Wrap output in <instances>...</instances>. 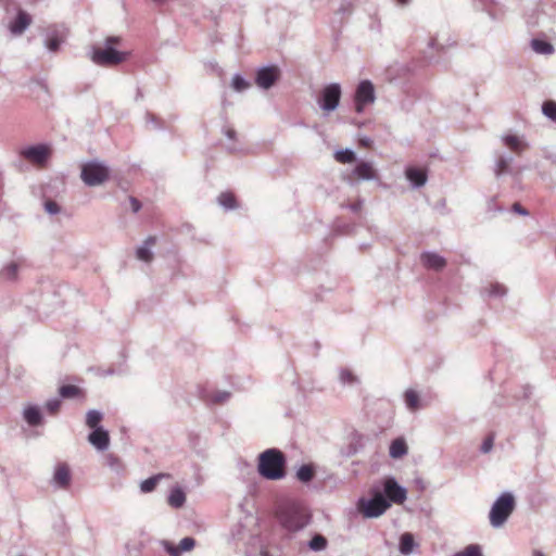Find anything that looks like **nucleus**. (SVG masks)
Segmentation results:
<instances>
[{"mask_svg":"<svg viewBox=\"0 0 556 556\" xmlns=\"http://www.w3.org/2000/svg\"><path fill=\"white\" fill-rule=\"evenodd\" d=\"M533 556H545L541 551H534Z\"/></svg>","mask_w":556,"mask_h":556,"instance_id":"nucleus-56","label":"nucleus"},{"mask_svg":"<svg viewBox=\"0 0 556 556\" xmlns=\"http://www.w3.org/2000/svg\"><path fill=\"white\" fill-rule=\"evenodd\" d=\"M376 101V91L374 84L364 79L358 83L354 93L355 112L362 114L365 108Z\"/></svg>","mask_w":556,"mask_h":556,"instance_id":"nucleus-8","label":"nucleus"},{"mask_svg":"<svg viewBox=\"0 0 556 556\" xmlns=\"http://www.w3.org/2000/svg\"><path fill=\"white\" fill-rule=\"evenodd\" d=\"M511 210H513L514 213H517V214L522 215V216H528L529 215V211L527 208H525L518 202L513 204Z\"/></svg>","mask_w":556,"mask_h":556,"instance_id":"nucleus-50","label":"nucleus"},{"mask_svg":"<svg viewBox=\"0 0 556 556\" xmlns=\"http://www.w3.org/2000/svg\"><path fill=\"white\" fill-rule=\"evenodd\" d=\"M339 379L343 386H354L359 382L358 378L348 368L340 369Z\"/></svg>","mask_w":556,"mask_h":556,"instance_id":"nucleus-34","label":"nucleus"},{"mask_svg":"<svg viewBox=\"0 0 556 556\" xmlns=\"http://www.w3.org/2000/svg\"><path fill=\"white\" fill-rule=\"evenodd\" d=\"M280 77V70L276 65H267L256 71L255 84L262 89L271 88Z\"/></svg>","mask_w":556,"mask_h":556,"instance_id":"nucleus-10","label":"nucleus"},{"mask_svg":"<svg viewBox=\"0 0 556 556\" xmlns=\"http://www.w3.org/2000/svg\"><path fill=\"white\" fill-rule=\"evenodd\" d=\"M231 87L238 92H242L250 87V83L240 74H235L231 79Z\"/></svg>","mask_w":556,"mask_h":556,"instance_id":"nucleus-39","label":"nucleus"},{"mask_svg":"<svg viewBox=\"0 0 556 556\" xmlns=\"http://www.w3.org/2000/svg\"><path fill=\"white\" fill-rule=\"evenodd\" d=\"M352 178H355L357 181H371L378 180L379 176L372 163L367 161H358L352 169L350 179ZM350 184L353 185V181L350 180Z\"/></svg>","mask_w":556,"mask_h":556,"instance_id":"nucleus-12","label":"nucleus"},{"mask_svg":"<svg viewBox=\"0 0 556 556\" xmlns=\"http://www.w3.org/2000/svg\"><path fill=\"white\" fill-rule=\"evenodd\" d=\"M129 203H130V208L134 213H138L140 211L141 202L137 198L130 197Z\"/></svg>","mask_w":556,"mask_h":556,"instance_id":"nucleus-51","label":"nucleus"},{"mask_svg":"<svg viewBox=\"0 0 556 556\" xmlns=\"http://www.w3.org/2000/svg\"><path fill=\"white\" fill-rule=\"evenodd\" d=\"M455 45V41H447L446 43H442L439 41L438 37H432L429 40L428 49L435 50L438 52H444L447 47H452Z\"/></svg>","mask_w":556,"mask_h":556,"instance_id":"nucleus-41","label":"nucleus"},{"mask_svg":"<svg viewBox=\"0 0 556 556\" xmlns=\"http://www.w3.org/2000/svg\"><path fill=\"white\" fill-rule=\"evenodd\" d=\"M167 502L173 508H181L186 503V494L179 486L173 488L169 492Z\"/></svg>","mask_w":556,"mask_h":556,"instance_id":"nucleus-28","label":"nucleus"},{"mask_svg":"<svg viewBox=\"0 0 556 556\" xmlns=\"http://www.w3.org/2000/svg\"><path fill=\"white\" fill-rule=\"evenodd\" d=\"M23 419L30 427H38L43 424V416L39 406L28 404L23 409Z\"/></svg>","mask_w":556,"mask_h":556,"instance_id":"nucleus-19","label":"nucleus"},{"mask_svg":"<svg viewBox=\"0 0 556 556\" xmlns=\"http://www.w3.org/2000/svg\"><path fill=\"white\" fill-rule=\"evenodd\" d=\"M61 400L59 397H52L46 402V409L49 414H56L61 407Z\"/></svg>","mask_w":556,"mask_h":556,"instance_id":"nucleus-43","label":"nucleus"},{"mask_svg":"<svg viewBox=\"0 0 556 556\" xmlns=\"http://www.w3.org/2000/svg\"><path fill=\"white\" fill-rule=\"evenodd\" d=\"M20 271V265L16 262H9L0 268V279L5 281H15Z\"/></svg>","mask_w":556,"mask_h":556,"instance_id":"nucleus-25","label":"nucleus"},{"mask_svg":"<svg viewBox=\"0 0 556 556\" xmlns=\"http://www.w3.org/2000/svg\"><path fill=\"white\" fill-rule=\"evenodd\" d=\"M31 16L24 10H18L16 16L10 22L9 30L13 36H21L31 24Z\"/></svg>","mask_w":556,"mask_h":556,"instance_id":"nucleus-14","label":"nucleus"},{"mask_svg":"<svg viewBox=\"0 0 556 556\" xmlns=\"http://www.w3.org/2000/svg\"><path fill=\"white\" fill-rule=\"evenodd\" d=\"M286 465L285 454L276 447L267 448L258 455V473L267 480L283 479L287 475Z\"/></svg>","mask_w":556,"mask_h":556,"instance_id":"nucleus-1","label":"nucleus"},{"mask_svg":"<svg viewBox=\"0 0 556 556\" xmlns=\"http://www.w3.org/2000/svg\"><path fill=\"white\" fill-rule=\"evenodd\" d=\"M488 14L490 15V17L492 20H497L500 18V16L497 15V13L493 12L491 9H488Z\"/></svg>","mask_w":556,"mask_h":556,"instance_id":"nucleus-55","label":"nucleus"},{"mask_svg":"<svg viewBox=\"0 0 556 556\" xmlns=\"http://www.w3.org/2000/svg\"><path fill=\"white\" fill-rule=\"evenodd\" d=\"M108 459V464L111 468L117 470V465H118V459L116 457H114L113 455H109L106 457Z\"/></svg>","mask_w":556,"mask_h":556,"instance_id":"nucleus-53","label":"nucleus"},{"mask_svg":"<svg viewBox=\"0 0 556 556\" xmlns=\"http://www.w3.org/2000/svg\"><path fill=\"white\" fill-rule=\"evenodd\" d=\"M165 477L166 476L164 473H157L152 477H149L148 479L143 480L140 483V491L142 493H150V492L154 491L157 483Z\"/></svg>","mask_w":556,"mask_h":556,"instance_id":"nucleus-31","label":"nucleus"},{"mask_svg":"<svg viewBox=\"0 0 556 556\" xmlns=\"http://www.w3.org/2000/svg\"><path fill=\"white\" fill-rule=\"evenodd\" d=\"M217 202L226 211L237 207L236 197L231 192H222L217 198Z\"/></svg>","mask_w":556,"mask_h":556,"instance_id":"nucleus-32","label":"nucleus"},{"mask_svg":"<svg viewBox=\"0 0 556 556\" xmlns=\"http://www.w3.org/2000/svg\"><path fill=\"white\" fill-rule=\"evenodd\" d=\"M59 393L63 399H74L81 394V390L74 384H63L60 387Z\"/></svg>","mask_w":556,"mask_h":556,"instance_id":"nucleus-35","label":"nucleus"},{"mask_svg":"<svg viewBox=\"0 0 556 556\" xmlns=\"http://www.w3.org/2000/svg\"><path fill=\"white\" fill-rule=\"evenodd\" d=\"M45 210L50 215H56L61 212V206L52 200L45 202Z\"/></svg>","mask_w":556,"mask_h":556,"instance_id":"nucleus-45","label":"nucleus"},{"mask_svg":"<svg viewBox=\"0 0 556 556\" xmlns=\"http://www.w3.org/2000/svg\"><path fill=\"white\" fill-rule=\"evenodd\" d=\"M327 539L321 534H315L308 542V547L312 551L320 552L327 547Z\"/></svg>","mask_w":556,"mask_h":556,"instance_id":"nucleus-37","label":"nucleus"},{"mask_svg":"<svg viewBox=\"0 0 556 556\" xmlns=\"http://www.w3.org/2000/svg\"><path fill=\"white\" fill-rule=\"evenodd\" d=\"M389 508V502L381 495L380 486L375 485L370 490V498L358 500V509L367 518H377Z\"/></svg>","mask_w":556,"mask_h":556,"instance_id":"nucleus-5","label":"nucleus"},{"mask_svg":"<svg viewBox=\"0 0 556 556\" xmlns=\"http://www.w3.org/2000/svg\"><path fill=\"white\" fill-rule=\"evenodd\" d=\"M342 96L340 84L331 83L326 85L317 99L319 108L325 112H332L338 109Z\"/></svg>","mask_w":556,"mask_h":556,"instance_id":"nucleus-7","label":"nucleus"},{"mask_svg":"<svg viewBox=\"0 0 556 556\" xmlns=\"http://www.w3.org/2000/svg\"><path fill=\"white\" fill-rule=\"evenodd\" d=\"M277 517L282 528L291 532L302 530L309 522L307 511L295 504L280 507Z\"/></svg>","mask_w":556,"mask_h":556,"instance_id":"nucleus-3","label":"nucleus"},{"mask_svg":"<svg viewBox=\"0 0 556 556\" xmlns=\"http://www.w3.org/2000/svg\"><path fill=\"white\" fill-rule=\"evenodd\" d=\"M405 404L408 409L416 410L420 407L419 405V395L414 390H407L404 394Z\"/></svg>","mask_w":556,"mask_h":556,"instance_id":"nucleus-36","label":"nucleus"},{"mask_svg":"<svg viewBox=\"0 0 556 556\" xmlns=\"http://www.w3.org/2000/svg\"><path fill=\"white\" fill-rule=\"evenodd\" d=\"M261 556H269L268 553L266 551H262L261 552Z\"/></svg>","mask_w":556,"mask_h":556,"instance_id":"nucleus-60","label":"nucleus"},{"mask_svg":"<svg viewBox=\"0 0 556 556\" xmlns=\"http://www.w3.org/2000/svg\"><path fill=\"white\" fill-rule=\"evenodd\" d=\"M156 238L154 236H149L136 250V256L138 260L143 261L146 263H149L153 258V253L151 251V248L155 244Z\"/></svg>","mask_w":556,"mask_h":556,"instance_id":"nucleus-23","label":"nucleus"},{"mask_svg":"<svg viewBox=\"0 0 556 556\" xmlns=\"http://www.w3.org/2000/svg\"><path fill=\"white\" fill-rule=\"evenodd\" d=\"M426 56L430 60L434 59V55L431 52H426Z\"/></svg>","mask_w":556,"mask_h":556,"instance_id":"nucleus-58","label":"nucleus"},{"mask_svg":"<svg viewBox=\"0 0 556 556\" xmlns=\"http://www.w3.org/2000/svg\"><path fill=\"white\" fill-rule=\"evenodd\" d=\"M363 206V201L362 200H358L354 203H351L348 205V208L351 210L352 212L354 213H357Z\"/></svg>","mask_w":556,"mask_h":556,"instance_id":"nucleus-52","label":"nucleus"},{"mask_svg":"<svg viewBox=\"0 0 556 556\" xmlns=\"http://www.w3.org/2000/svg\"><path fill=\"white\" fill-rule=\"evenodd\" d=\"M486 211L490 213L502 212L503 208L496 205L495 198H491L486 202Z\"/></svg>","mask_w":556,"mask_h":556,"instance_id":"nucleus-48","label":"nucleus"},{"mask_svg":"<svg viewBox=\"0 0 556 556\" xmlns=\"http://www.w3.org/2000/svg\"><path fill=\"white\" fill-rule=\"evenodd\" d=\"M490 296L502 298L507 293L506 288L500 283H492L488 291Z\"/></svg>","mask_w":556,"mask_h":556,"instance_id":"nucleus-42","label":"nucleus"},{"mask_svg":"<svg viewBox=\"0 0 556 556\" xmlns=\"http://www.w3.org/2000/svg\"><path fill=\"white\" fill-rule=\"evenodd\" d=\"M162 543L165 547V551L170 556H179V554L181 552H188V551L192 549L195 545V541L191 536H186V538L181 539L178 546H175L167 541H163Z\"/></svg>","mask_w":556,"mask_h":556,"instance_id":"nucleus-22","label":"nucleus"},{"mask_svg":"<svg viewBox=\"0 0 556 556\" xmlns=\"http://www.w3.org/2000/svg\"><path fill=\"white\" fill-rule=\"evenodd\" d=\"M493 445H494V435L490 434L483 440V442L480 446L481 453L486 454V453L491 452L493 448Z\"/></svg>","mask_w":556,"mask_h":556,"instance_id":"nucleus-46","label":"nucleus"},{"mask_svg":"<svg viewBox=\"0 0 556 556\" xmlns=\"http://www.w3.org/2000/svg\"><path fill=\"white\" fill-rule=\"evenodd\" d=\"M514 155L511 153H495L494 175L500 178L503 175H513L514 170L511 164Z\"/></svg>","mask_w":556,"mask_h":556,"instance_id":"nucleus-13","label":"nucleus"},{"mask_svg":"<svg viewBox=\"0 0 556 556\" xmlns=\"http://www.w3.org/2000/svg\"><path fill=\"white\" fill-rule=\"evenodd\" d=\"M334 159L341 164H348L356 161V153L352 149H340L336 151Z\"/></svg>","mask_w":556,"mask_h":556,"instance_id":"nucleus-33","label":"nucleus"},{"mask_svg":"<svg viewBox=\"0 0 556 556\" xmlns=\"http://www.w3.org/2000/svg\"><path fill=\"white\" fill-rule=\"evenodd\" d=\"M531 49L542 55H551L555 52L554 46L543 37H535L530 40Z\"/></svg>","mask_w":556,"mask_h":556,"instance_id":"nucleus-24","label":"nucleus"},{"mask_svg":"<svg viewBox=\"0 0 556 556\" xmlns=\"http://www.w3.org/2000/svg\"><path fill=\"white\" fill-rule=\"evenodd\" d=\"M230 397V393L228 391H217L213 395L214 403H223L226 402Z\"/></svg>","mask_w":556,"mask_h":556,"instance_id":"nucleus-47","label":"nucleus"},{"mask_svg":"<svg viewBox=\"0 0 556 556\" xmlns=\"http://www.w3.org/2000/svg\"><path fill=\"white\" fill-rule=\"evenodd\" d=\"M92 431L88 434V442L96 447L98 451H105L110 445L109 431L103 427L91 429Z\"/></svg>","mask_w":556,"mask_h":556,"instance_id":"nucleus-17","label":"nucleus"},{"mask_svg":"<svg viewBox=\"0 0 556 556\" xmlns=\"http://www.w3.org/2000/svg\"><path fill=\"white\" fill-rule=\"evenodd\" d=\"M502 142L511 153L516 155H521L529 148V144L525 138L517 135H503Z\"/></svg>","mask_w":556,"mask_h":556,"instance_id":"nucleus-16","label":"nucleus"},{"mask_svg":"<svg viewBox=\"0 0 556 556\" xmlns=\"http://www.w3.org/2000/svg\"><path fill=\"white\" fill-rule=\"evenodd\" d=\"M21 154L37 164L46 162L49 155V148L45 144H34L22 150Z\"/></svg>","mask_w":556,"mask_h":556,"instance_id":"nucleus-15","label":"nucleus"},{"mask_svg":"<svg viewBox=\"0 0 556 556\" xmlns=\"http://www.w3.org/2000/svg\"><path fill=\"white\" fill-rule=\"evenodd\" d=\"M114 372H115V371H114V369H109V370L105 372V375H113Z\"/></svg>","mask_w":556,"mask_h":556,"instance_id":"nucleus-59","label":"nucleus"},{"mask_svg":"<svg viewBox=\"0 0 556 556\" xmlns=\"http://www.w3.org/2000/svg\"><path fill=\"white\" fill-rule=\"evenodd\" d=\"M72 482V473L66 463H58L54 467L50 485L56 490H66Z\"/></svg>","mask_w":556,"mask_h":556,"instance_id":"nucleus-11","label":"nucleus"},{"mask_svg":"<svg viewBox=\"0 0 556 556\" xmlns=\"http://www.w3.org/2000/svg\"><path fill=\"white\" fill-rule=\"evenodd\" d=\"M405 176L409 181L410 186L415 189L422 187L428 179L427 172L425 169L409 166L405 170Z\"/></svg>","mask_w":556,"mask_h":556,"instance_id":"nucleus-21","label":"nucleus"},{"mask_svg":"<svg viewBox=\"0 0 556 556\" xmlns=\"http://www.w3.org/2000/svg\"><path fill=\"white\" fill-rule=\"evenodd\" d=\"M65 40L64 31L58 27L50 29L45 39V47L50 52H58Z\"/></svg>","mask_w":556,"mask_h":556,"instance_id":"nucleus-20","label":"nucleus"},{"mask_svg":"<svg viewBox=\"0 0 556 556\" xmlns=\"http://www.w3.org/2000/svg\"><path fill=\"white\" fill-rule=\"evenodd\" d=\"M424 267L432 270H442L446 266V260L435 252H424L420 255Z\"/></svg>","mask_w":556,"mask_h":556,"instance_id":"nucleus-18","label":"nucleus"},{"mask_svg":"<svg viewBox=\"0 0 556 556\" xmlns=\"http://www.w3.org/2000/svg\"><path fill=\"white\" fill-rule=\"evenodd\" d=\"M224 135L230 139V140H235L236 139V136H237V132L235 129L232 128H227L224 130Z\"/></svg>","mask_w":556,"mask_h":556,"instance_id":"nucleus-54","label":"nucleus"},{"mask_svg":"<svg viewBox=\"0 0 556 556\" xmlns=\"http://www.w3.org/2000/svg\"><path fill=\"white\" fill-rule=\"evenodd\" d=\"M515 506L516 502L514 495L509 492L502 493L491 507L489 514L491 526L493 528L502 527L514 511Z\"/></svg>","mask_w":556,"mask_h":556,"instance_id":"nucleus-4","label":"nucleus"},{"mask_svg":"<svg viewBox=\"0 0 556 556\" xmlns=\"http://www.w3.org/2000/svg\"><path fill=\"white\" fill-rule=\"evenodd\" d=\"M407 444L403 438L394 439L390 444L389 454L392 458L397 459L407 454Z\"/></svg>","mask_w":556,"mask_h":556,"instance_id":"nucleus-27","label":"nucleus"},{"mask_svg":"<svg viewBox=\"0 0 556 556\" xmlns=\"http://www.w3.org/2000/svg\"><path fill=\"white\" fill-rule=\"evenodd\" d=\"M121 43V37L110 36L105 39L104 47H93L91 50V61L100 66H113L124 62L128 53L115 49L114 46Z\"/></svg>","mask_w":556,"mask_h":556,"instance_id":"nucleus-2","label":"nucleus"},{"mask_svg":"<svg viewBox=\"0 0 556 556\" xmlns=\"http://www.w3.org/2000/svg\"><path fill=\"white\" fill-rule=\"evenodd\" d=\"M380 490L381 495L389 502V507L392 503L402 504L407 497L406 489L400 485L393 477H387L382 481Z\"/></svg>","mask_w":556,"mask_h":556,"instance_id":"nucleus-9","label":"nucleus"},{"mask_svg":"<svg viewBox=\"0 0 556 556\" xmlns=\"http://www.w3.org/2000/svg\"><path fill=\"white\" fill-rule=\"evenodd\" d=\"M315 477V468L312 464H304L296 470V478L303 483L311 482Z\"/></svg>","mask_w":556,"mask_h":556,"instance_id":"nucleus-29","label":"nucleus"},{"mask_svg":"<svg viewBox=\"0 0 556 556\" xmlns=\"http://www.w3.org/2000/svg\"><path fill=\"white\" fill-rule=\"evenodd\" d=\"M103 419L102 412L98 409H90L86 414V425L90 429L101 428L100 422Z\"/></svg>","mask_w":556,"mask_h":556,"instance_id":"nucleus-30","label":"nucleus"},{"mask_svg":"<svg viewBox=\"0 0 556 556\" xmlns=\"http://www.w3.org/2000/svg\"><path fill=\"white\" fill-rule=\"evenodd\" d=\"M400 4L402 5H405L407 4L410 0H396Z\"/></svg>","mask_w":556,"mask_h":556,"instance_id":"nucleus-57","label":"nucleus"},{"mask_svg":"<svg viewBox=\"0 0 556 556\" xmlns=\"http://www.w3.org/2000/svg\"><path fill=\"white\" fill-rule=\"evenodd\" d=\"M81 180L88 187H97L104 184L110 177V168L98 160H92L81 166Z\"/></svg>","mask_w":556,"mask_h":556,"instance_id":"nucleus-6","label":"nucleus"},{"mask_svg":"<svg viewBox=\"0 0 556 556\" xmlns=\"http://www.w3.org/2000/svg\"><path fill=\"white\" fill-rule=\"evenodd\" d=\"M453 556H483L482 548L478 544H470L464 549L455 553Z\"/></svg>","mask_w":556,"mask_h":556,"instance_id":"nucleus-40","label":"nucleus"},{"mask_svg":"<svg viewBox=\"0 0 556 556\" xmlns=\"http://www.w3.org/2000/svg\"><path fill=\"white\" fill-rule=\"evenodd\" d=\"M146 122L148 124H152L155 129H160L161 130V129L165 128L164 122L161 118H159L156 115H154V114H152L150 112H148L146 114Z\"/></svg>","mask_w":556,"mask_h":556,"instance_id":"nucleus-44","label":"nucleus"},{"mask_svg":"<svg viewBox=\"0 0 556 556\" xmlns=\"http://www.w3.org/2000/svg\"><path fill=\"white\" fill-rule=\"evenodd\" d=\"M415 547H417V544L412 533L405 532L400 536L399 551L401 554L409 555Z\"/></svg>","mask_w":556,"mask_h":556,"instance_id":"nucleus-26","label":"nucleus"},{"mask_svg":"<svg viewBox=\"0 0 556 556\" xmlns=\"http://www.w3.org/2000/svg\"><path fill=\"white\" fill-rule=\"evenodd\" d=\"M542 113L551 121L556 123V101L546 100L542 104Z\"/></svg>","mask_w":556,"mask_h":556,"instance_id":"nucleus-38","label":"nucleus"},{"mask_svg":"<svg viewBox=\"0 0 556 556\" xmlns=\"http://www.w3.org/2000/svg\"><path fill=\"white\" fill-rule=\"evenodd\" d=\"M141 547H142V543L141 542H134V543L128 542L126 544V549H127L128 554H131L132 552L138 554L140 552Z\"/></svg>","mask_w":556,"mask_h":556,"instance_id":"nucleus-49","label":"nucleus"}]
</instances>
